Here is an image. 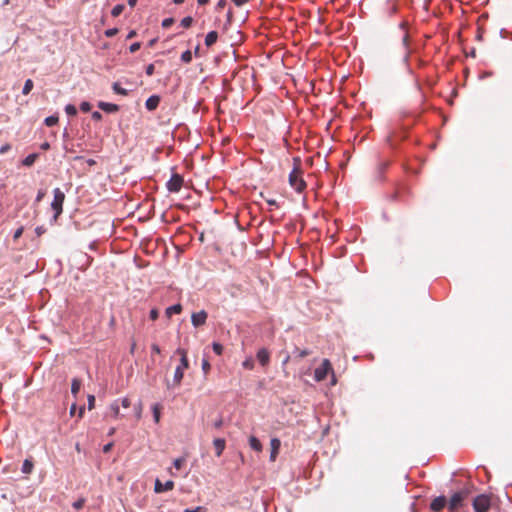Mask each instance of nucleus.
<instances>
[{"mask_svg":"<svg viewBox=\"0 0 512 512\" xmlns=\"http://www.w3.org/2000/svg\"><path fill=\"white\" fill-rule=\"evenodd\" d=\"M98 107L107 113H115L119 111V106L117 104L107 103L103 101L98 103Z\"/></svg>","mask_w":512,"mask_h":512,"instance_id":"obj_14","label":"nucleus"},{"mask_svg":"<svg viewBox=\"0 0 512 512\" xmlns=\"http://www.w3.org/2000/svg\"><path fill=\"white\" fill-rule=\"evenodd\" d=\"M309 354H310V352H309L308 350L304 349V350H300V351H299L298 356H299L300 358H304V357L308 356Z\"/></svg>","mask_w":512,"mask_h":512,"instance_id":"obj_52","label":"nucleus"},{"mask_svg":"<svg viewBox=\"0 0 512 512\" xmlns=\"http://www.w3.org/2000/svg\"><path fill=\"white\" fill-rule=\"evenodd\" d=\"M65 112L69 115V116H75L77 114V109L74 105L72 104H68L66 105L65 107Z\"/></svg>","mask_w":512,"mask_h":512,"instance_id":"obj_30","label":"nucleus"},{"mask_svg":"<svg viewBox=\"0 0 512 512\" xmlns=\"http://www.w3.org/2000/svg\"><path fill=\"white\" fill-rule=\"evenodd\" d=\"M76 412V404H72L70 407V415L73 416Z\"/></svg>","mask_w":512,"mask_h":512,"instance_id":"obj_59","label":"nucleus"},{"mask_svg":"<svg viewBox=\"0 0 512 512\" xmlns=\"http://www.w3.org/2000/svg\"><path fill=\"white\" fill-rule=\"evenodd\" d=\"M149 316H150V319H151V320L155 321V320L158 318V316H159V312H158V310H157V309H152V310L150 311Z\"/></svg>","mask_w":512,"mask_h":512,"instance_id":"obj_48","label":"nucleus"},{"mask_svg":"<svg viewBox=\"0 0 512 512\" xmlns=\"http://www.w3.org/2000/svg\"><path fill=\"white\" fill-rule=\"evenodd\" d=\"M142 409H143L142 402H138V403L134 406L135 416H136V419H137V420H139V419L141 418V415H142Z\"/></svg>","mask_w":512,"mask_h":512,"instance_id":"obj_31","label":"nucleus"},{"mask_svg":"<svg viewBox=\"0 0 512 512\" xmlns=\"http://www.w3.org/2000/svg\"><path fill=\"white\" fill-rule=\"evenodd\" d=\"M10 149V145L6 144L0 148V153L4 154Z\"/></svg>","mask_w":512,"mask_h":512,"instance_id":"obj_54","label":"nucleus"},{"mask_svg":"<svg viewBox=\"0 0 512 512\" xmlns=\"http://www.w3.org/2000/svg\"><path fill=\"white\" fill-rule=\"evenodd\" d=\"M249 445L250 447L257 451V452H261L262 451V444L261 442L259 441L258 438H256L255 436H250L249 437Z\"/></svg>","mask_w":512,"mask_h":512,"instance_id":"obj_17","label":"nucleus"},{"mask_svg":"<svg viewBox=\"0 0 512 512\" xmlns=\"http://www.w3.org/2000/svg\"><path fill=\"white\" fill-rule=\"evenodd\" d=\"M181 60L184 63H190L192 61V52L190 50H186L181 55Z\"/></svg>","mask_w":512,"mask_h":512,"instance_id":"obj_29","label":"nucleus"},{"mask_svg":"<svg viewBox=\"0 0 512 512\" xmlns=\"http://www.w3.org/2000/svg\"><path fill=\"white\" fill-rule=\"evenodd\" d=\"M185 462L184 458H177L174 460L173 465L177 470H180Z\"/></svg>","mask_w":512,"mask_h":512,"instance_id":"obj_38","label":"nucleus"},{"mask_svg":"<svg viewBox=\"0 0 512 512\" xmlns=\"http://www.w3.org/2000/svg\"><path fill=\"white\" fill-rule=\"evenodd\" d=\"M59 121V118L58 116L56 115H52V116H49L47 118H45V121L44 123L48 126V127H52L54 125H56Z\"/></svg>","mask_w":512,"mask_h":512,"instance_id":"obj_23","label":"nucleus"},{"mask_svg":"<svg viewBox=\"0 0 512 512\" xmlns=\"http://www.w3.org/2000/svg\"><path fill=\"white\" fill-rule=\"evenodd\" d=\"M45 195H46L45 190L40 189V190L38 191V193H37V196H36V202H37V203H38V202H40V201L45 197Z\"/></svg>","mask_w":512,"mask_h":512,"instance_id":"obj_46","label":"nucleus"},{"mask_svg":"<svg viewBox=\"0 0 512 512\" xmlns=\"http://www.w3.org/2000/svg\"><path fill=\"white\" fill-rule=\"evenodd\" d=\"M408 40H409V36L407 33L404 34L403 38H402V42H403V45L404 46H408Z\"/></svg>","mask_w":512,"mask_h":512,"instance_id":"obj_56","label":"nucleus"},{"mask_svg":"<svg viewBox=\"0 0 512 512\" xmlns=\"http://www.w3.org/2000/svg\"><path fill=\"white\" fill-rule=\"evenodd\" d=\"M260 195L268 203V205L273 206L275 208H279V204L274 198H267L264 196L263 193H261Z\"/></svg>","mask_w":512,"mask_h":512,"instance_id":"obj_33","label":"nucleus"},{"mask_svg":"<svg viewBox=\"0 0 512 512\" xmlns=\"http://www.w3.org/2000/svg\"><path fill=\"white\" fill-rule=\"evenodd\" d=\"M121 405L123 408H128L131 405V402L128 398H123L121 401Z\"/></svg>","mask_w":512,"mask_h":512,"instance_id":"obj_50","label":"nucleus"},{"mask_svg":"<svg viewBox=\"0 0 512 512\" xmlns=\"http://www.w3.org/2000/svg\"><path fill=\"white\" fill-rule=\"evenodd\" d=\"M183 185V178L179 174H173L167 183V188L170 192H178Z\"/></svg>","mask_w":512,"mask_h":512,"instance_id":"obj_5","label":"nucleus"},{"mask_svg":"<svg viewBox=\"0 0 512 512\" xmlns=\"http://www.w3.org/2000/svg\"><path fill=\"white\" fill-rule=\"evenodd\" d=\"M236 6H242L250 0H231Z\"/></svg>","mask_w":512,"mask_h":512,"instance_id":"obj_51","label":"nucleus"},{"mask_svg":"<svg viewBox=\"0 0 512 512\" xmlns=\"http://www.w3.org/2000/svg\"><path fill=\"white\" fill-rule=\"evenodd\" d=\"M33 469H34V464L32 462L31 459H25L24 462H23V465H22V472L24 474H31L33 472Z\"/></svg>","mask_w":512,"mask_h":512,"instance_id":"obj_18","label":"nucleus"},{"mask_svg":"<svg viewBox=\"0 0 512 512\" xmlns=\"http://www.w3.org/2000/svg\"><path fill=\"white\" fill-rule=\"evenodd\" d=\"M174 19L173 18H166L162 21V27L163 28H169L173 25Z\"/></svg>","mask_w":512,"mask_h":512,"instance_id":"obj_41","label":"nucleus"},{"mask_svg":"<svg viewBox=\"0 0 512 512\" xmlns=\"http://www.w3.org/2000/svg\"><path fill=\"white\" fill-rule=\"evenodd\" d=\"M182 311L181 304H175L170 307H168L165 311L167 317H171L173 314H180Z\"/></svg>","mask_w":512,"mask_h":512,"instance_id":"obj_19","label":"nucleus"},{"mask_svg":"<svg viewBox=\"0 0 512 512\" xmlns=\"http://www.w3.org/2000/svg\"><path fill=\"white\" fill-rule=\"evenodd\" d=\"M136 3H137V0H128V4L131 7H134L136 5Z\"/></svg>","mask_w":512,"mask_h":512,"instance_id":"obj_63","label":"nucleus"},{"mask_svg":"<svg viewBox=\"0 0 512 512\" xmlns=\"http://www.w3.org/2000/svg\"><path fill=\"white\" fill-rule=\"evenodd\" d=\"M254 360L252 357H248L246 358L243 363H242V366L247 369V370H252L254 369Z\"/></svg>","mask_w":512,"mask_h":512,"instance_id":"obj_26","label":"nucleus"},{"mask_svg":"<svg viewBox=\"0 0 512 512\" xmlns=\"http://www.w3.org/2000/svg\"><path fill=\"white\" fill-rule=\"evenodd\" d=\"M95 406V396L94 395H88V409L92 410Z\"/></svg>","mask_w":512,"mask_h":512,"instance_id":"obj_44","label":"nucleus"},{"mask_svg":"<svg viewBox=\"0 0 512 512\" xmlns=\"http://www.w3.org/2000/svg\"><path fill=\"white\" fill-rule=\"evenodd\" d=\"M117 33H118L117 28H111V29L106 30L104 34L106 37L111 38V37L115 36Z\"/></svg>","mask_w":512,"mask_h":512,"instance_id":"obj_43","label":"nucleus"},{"mask_svg":"<svg viewBox=\"0 0 512 512\" xmlns=\"http://www.w3.org/2000/svg\"><path fill=\"white\" fill-rule=\"evenodd\" d=\"M38 158V154L36 153H32V154H29L27 157H25V159L23 160V165L24 166H32L36 159Z\"/></svg>","mask_w":512,"mask_h":512,"instance_id":"obj_21","label":"nucleus"},{"mask_svg":"<svg viewBox=\"0 0 512 512\" xmlns=\"http://www.w3.org/2000/svg\"><path fill=\"white\" fill-rule=\"evenodd\" d=\"M213 446L215 448L216 456L220 457L225 449L226 442L222 438H216L213 440Z\"/></svg>","mask_w":512,"mask_h":512,"instance_id":"obj_15","label":"nucleus"},{"mask_svg":"<svg viewBox=\"0 0 512 512\" xmlns=\"http://www.w3.org/2000/svg\"><path fill=\"white\" fill-rule=\"evenodd\" d=\"M23 231H24V227L23 226H20L15 232H14V235H13V240L14 241H17L23 234Z\"/></svg>","mask_w":512,"mask_h":512,"instance_id":"obj_40","label":"nucleus"},{"mask_svg":"<svg viewBox=\"0 0 512 512\" xmlns=\"http://www.w3.org/2000/svg\"><path fill=\"white\" fill-rule=\"evenodd\" d=\"M211 369V365L207 359L202 360V370L204 374H208Z\"/></svg>","mask_w":512,"mask_h":512,"instance_id":"obj_37","label":"nucleus"},{"mask_svg":"<svg viewBox=\"0 0 512 512\" xmlns=\"http://www.w3.org/2000/svg\"><path fill=\"white\" fill-rule=\"evenodd\" d=\"M207 317V312L205 310H201L191 315V322L193 326L199 327L206 323Z\"/></svg>","mask_w":512,"mask_h":512,"instance_id":"obj_8","label":"nucleus"},{"mask_svg":"<svg viewBox=\"0 0 512 512\" xmlns=\"http://www.w3.org/2000/svg\"><path fill=\"white\" fill-rule=\"evenodd\" d=\"M447 504V499L445 496L436 497L430 504V509L433 512H440Z\"/></svg>","mask_w":512,"mask_h":512,"instance_id":"obj_10","label":"nucleus"},{"mask_svg":"<svg viewBox=\"0 0 512 512\" xmlns=\"http://www.w3.org/2000/svg\"><path fill=\"white\" fill-rule=\"evenodd\" d=\"M151 349L154 353H157V354H160L161 353V350H160V347L157 345V344H153L151 346Z\"/></svg>","mask_w":512,"mask_h":512,"instance_id":"obj_53","label":"nucleus"},{"mask_svg":"<svg viewBox=\"0 0 512 512\" xmlns=\"http://www.w3.org/2000/svg\"><path fill=\"white\" fill-rule=\"evenodd\" d=\"M85 505V499L84 498H79L77 501H75L73 503V507L76 509V510H80L84 507Z\"/></svg>","mask_w":512,"mask_h":512,"instance_id":"obj_36","label":"nucleus"},{"mask_svg":"<svg viewBox=\"0 0 512 512\" xmlns=\"http://www.w3.org/2000/svg\"><path fill=\"white\" fill-rule=\"evenodd\" d=\"M53 201L51 203V208L54 211V219L56 220L61 213L63 212V203L65 200V194L61 191L60 188H55L53 190Z\"/></svg>","mask_w":512,"mask_h":512,"instance_id":"obj_2","label":"nucleus"},{"mask_svg":"<svg viewBox=\"0 0 512 512\" xmlns=\"http://www.w3.org/2000/svg\"><path fill=\"white\" fill-rule=\"evenodd\" d=\"M110 410L112 412V415L114 418H118L119 417V406L117 404V402H114L110 405Z\"/></svg>","mask_w":512,"mask_h":512,"instance_id":"obj_32","label":"nucleus"},{"mask_svg":"<svg viewBox=\"0 0 512 512\" xmlns=\"http://www.w3.org/2000/svg\"><path fill=\"white\" fill-rule=\"evenodd\" d=\"M174 488V482L172 480H168L165 483H162L159 479H156L154 485L155 493H163L166 491H170Z\"/></svg>","mask_w":512,"mask_h":512,"instance_id":"obj_9","label":"nucleus"},{"mask_svg":"<svg viewBox=\"0 0 512 512\" xmlns=\"http://www.w3.org/2000/svg\"><path fill=\"white\" fill-rule=\"evenodd\" d=\"M112 446H113V444H112V443H108V444H106V445L104 446V448H103V452H104V453H108V452L111 450Z\"/></svg>","mask_w":512,"mask_h":512,"instance_id":"obj_55","label":"nucleus"},{"mask_svg":"<svg viewBox=\"0 0 512 512\" xmlns=\"http://www.w3.org/2000/svg\"><path fill=\"white\" fill-rule=\"evenodd\" d=\"M92 106L89 102L87 101H83L81 104H80V109L83 111V112H89L91 110Z\"/></svg>","mask_w":512,"mask_h":512,"instance_id":"obj_39","label":"nucleus"},{"mask_svg":"<svg viewBox=\"0 0 512 512\" xmlns=\"http://www.w3.org/2000/svg\"><path fill=\"white\" fill-rule=\"evenodd\" d=\"M33 85H34V84H33V81H32L31 79H27V80L25 81V84H24V87H23L22 93H23L24 95H28V94L31 92V90L33 89Z\"/></svg>","mask_w":512,"mask_h":512,"instance_id":"obj_24","label":"nucleus"},{"mask_svg":"<svg viewBox=\"0 0 512 512\" xmlns=\"http://www.w3.org/2000/svg\"><path fill=\"white\" fill-rule=\"evenodd\" d=\"M112 90L116 94H119V95H122V96H127L128 95V91L126 89L122 88L118 82L113 83Z\"/></svg>","mask_w":512,"mask_h":512,"instance_id":"obj_22","label":"nucleus"},{"mask_svg":"<svg viewBox=\"0 0 512 512\" xmlns=\"http://www.w3.org/2000/svg\"><path fill=\"white\" fill-rule=\"evenodd\" d=\"M183 512H206V508L198 506L196 508H186Z\"/></svg>","mask_w":512,"mask_h":512,"instance_id":"obj_42","label":"nucleus"},{"mask_svg":"<svg viewBox=\"0 0 512 512\" xmlns=\"http://www.w3.org/2000/svg\"><path fill=\"white\" fill-rule=\"evenodd\" d=\"M81 380L78 379V378H74L72 380V383H71V393L74 395V396H77V394L79 393L80 391V388H81Z\"/></svg>","mask_w":512,"mask_h":512,"instance_id":"obj_20","label":"nucleus"},{"mask_svg":"<svg viewBox=\"0 0 512 512\" xmlns=\"http://www.w3.org/2000/svg\"><path fill=\"white\" fill-rule=\"evenodd\" d=\"M218 39V33L216 31H210L205 37V45L211 47L216 43Z\"/></svg>","mask_w":512,"mask_h":512,"instance_id":"obj_16","label":"nucleus"},{"mask_svg":"<svg viewBox=\"0 0 512 512\" xmlns=\"http://www.w3.org/2000/svg\"><path fill=\"white\" fill-rule=\"evenodd\" d=\"M271 451H270V460L274 462L279 453L281 442L278 438H272L270 441Z\"/></svg>","mask_w":512,"mask_h":512,"instance_id":"obj_12","label":"nucleus"},{"mask_svg":"<svg viewBox=\"0 0 512 512\" xmlns=\"http://www.w3.org/2000/svg\"><path fill=\"white\" fill-rule=\"evenodd\" d=\"M92 119L95 121H100L102 119V114L98 111H94L92 113Z\"/></svg>","mask_w":512,"mask_h":512,"instance_id":"obj_49","label":"nucleus"},{"mask_svg":"<svg viewBox=\"0 0 512 512\" xmlns=\"http://www.w3.org/2000/svg\"><path fill=\"white\" fill-rule=\"evenodd\" d=\"M124 10V5L122 4H118L116 6L113 7L112 11H111V15L113 17H118L121 15V13L123 12Z\"/></svg>","mask_w":512,"mask_h":512,"instance_id":"obj_27","label":"nucleus"},{"mask_svg":"<svg viewBox=\"0 0 512 512\" xmlns=\"http://www.w3.org/2000/svg\"><path fill=\"white\" fill-rule=\"evenodd\" d=\"M289 184L298 193L306 189V182L303 179V171L299 157L293 158V169L289 174Z\"/></svg>","mask_w":512,"mask_h":512,"instance_id":"obj_1","label":"nucleus"},{"mask_svg":"<svg viewBox=\"0 0 512 512\" xmlns=\"http://www.w3.org/2000/svg\"><path fill=\"white\" fill-rule=\"evenodd\" d=\"M210 0H197L199 5H206L209 3Z\"/></svg>","mask_w":512,"mask_h":512,"instance_id":"obj_62","label":"nucleus"},{"mask_svg":"<svg viewBox=\"0 0 512 512\" xmlns=\"http://www.w3.org/2000/svg\"><path fill=\"white\" fill-rule=\"evenodd\" d=\"M160 408L161 406L159 404H154L152 407L153 418L156 423L160 421Z\"/></svg>","mask_w":512,"mask_h":512,"instance_id":"obj_25","label":"nucleus"},{"mask_svg":"<svg viewBox=\"0 0 512 512\" xmlns=\"http://www.w3.org/2000/svg\"><path fill=\"white\" fill-rule=\"evenodd\" d=\"M35 232L38 236H41L45 232V229L43 227H37Z\"/></svg>","mask_w":512,"mask_h":512,"instance_id":"obj_57","label":"nucleus"},{"mask_svg":"<svg viewBox=\"0 0 512 512\" xmlns=\"http://www.w3.org/2000/svg\"><path fill=\"white\" fill-rule=\"evenodd\" d=\"M188 367H189V361H186L185 364L180 361V364L176 367L175 373H174L173 382H174L175 386L180 385V383L183 379V376H184V371L186 369H188Z\"/></svg>","mask_w":512,"mask_h":512,"instance_id":"obj_6","label":"nucleus"},{"mask_svg":"<svg viewBox=\"0 0 512 512\" xmlns=\"http://www.w3.org/2000/svg\"><path fill=\"white\" fill-rule=\"evenodd\" d=\"M154 71H155V66L154 64H149L147 67H146V74L148 76H152L154 74Z\"/></svg>","mask_w":512,"mask_h":512,"instance_id":"obj_47","label":"nucleus"},{"mask_svg":"<svg viewBox=\"0 0 512 512\" xmlns=\"http://www.w3.org/2000/svg\"><path fill=\"white\" fill-rule=\"evenodd\" d=\"M225 5H226V0H220V1L218 2V7H219V8H223Z\"/></svg>","mask_w":512,"mask_h":512,"instance_id":"obj_61","label":"nucleus"},{"mask_svg":"<svg viewBox=\"0 0 512 512\" xmlns=\"http://www.w3.org/2000/svg\"><path fill=\"white\" fill-rule=\"evenodd\" d=\"M465 492H457L452 495L448 503V507L451 511L458 509L461 506L462 501L465 499Z\"/></svg>","mask_w":512,"mask_h":512,"instance_id":"obj_7","label":"nucleus"},{"mask_svg":"<svg viewBox=\"0 0 512 512\" xmlns=\"http://www.w3.org/2000/svg\"><path fill=\"white\" fill-rule=\"evenodd\" d=\"M41 148H42L43 150H47V149H49V148H50V144H49L48 142H44V143L41 145Z\"/></svg>","mask_w":512,"mask_h":512,"instance_id":"obj_60","label":"nucleus"},{"mask_svg":"<svg viewBox=\"0 0 512 512\" xmlns=\"http://www.w3.org/2000/svg\"><path fill=\"white\" fill-rule=\"evenodd\" d=\"M329 372H333L331 363L328 359H324L319 367L314 371V378L316 381H323Z\"/></svg>","mask_w":512,"mask_h":512,"instance_id":"obj_4","label":"nucleus"},{"mask_svg":"<svg viewBox=\"0 0 512 512\" xmlns=\"http://www.w3.org/2000/svg\"><path fill=\"white\" fill-rule=\"evenodd\" d=\"M141 47V43L140 42H135L133 44L130 45L129 47V50L131 53H135L136 51H138Z\"/></svg>","mask_w":512,"mask_h":512,"instance_id":"obj_45","label":"nucleus"},{"mask_svg":"<svg viewBox=\"0 0 512 512\" xmlns=\"http://www.w3.org/2000/svg\"><path fill=\"white\" fill-rule=\"evenodd\" d=\"M136 36V31L135 30H132L128 33L127 35V39H132Z\"/></svg>","mask_w":512,"mask_h":512,"instance_id":"obj_58","label":"nucleus"},{"mask_svg":"<svg viewBox=\"0 0 512 512\" xmlns=\"http://www.w3.org/2000/svg\"><path fill=\"white\" fill-rule=\"evenodd\" d=\"M472 505L476 512H487L491 506V499L488 495L481 494L474 498Z\"/></svg>","mask_w":512,"mask_h":512,"instance_id":"obj_3","label":"nucleus"},{"mask_svg":"<svg viewBox=\"0 0 512 512\" xmlns=\"http://www.w3.org/2000/svg\"><path fill=\"white\" fill-rule=\"evenodd\" d=\"M193 23V19L192 17L190 16H187V17H184L181 21V25L184 27V28H189Z\"/></svg>","mask_w":512,"mask_h":512,"instance_id":"obj_34","label":"nucleus"},{"mask_svg":"<svg viewBox=\"0 0 512 512\" xmlns=\"http://www.w3.org/2000/svg\"><path fill=\"white\" fill-rule=\"evenodd\" d=\"M212 348L217 355H221L223 353V346L218 342H214L212 344Z\"/></svg>","mask_w":512,"mask_h":512,"instance_id":"obj_35","label":"nucleus"},{"mask_svg":"<svg viewBox=\"0 0 512 512\" xmlns=\"http://www.w3.org/2000/svg\"><path fill=\"white\" fill-rule=\"evenodd\" d=\"M176 354H178L180 356V361L183 362L184 364L186 361H188L187 351L185 349L178 348L176 350Z\"/></svg>","mask_w":512,"mask_h":512,"instance_id":"obj_28","label":"nucleus"},{"mask_svg":"<svg viewBox=\"0 0 512 512\" xmlns=\"http://www.w3.org/2000/svg\"><path fill=\"white\" fill-rule=\"evenodd\" d=\"M84 409H85L84 406L80 407L79 414H78L79 418H82L83 413H84Z\"/></svg>","mask_w":512,"mask_h":512,"instance_id":"obj_64","label":"nucleus"},{"mask_svg":"<svg viewBox=\"0 0 512 512\" xmlns=\"http://www.w3.org/2000/svg\"><path fill=\"white\" fill-rule=\"evenodd\" d=\"M159 103L160 97L158 95H152L146 100L145 107L147 110L153 111L158 107Z\"/></svg>","mask_w":512,"mask_h":512,"instance_id":"obj_13","label":"nucleus"},{"mask_svg":"<svg viewBox=\"0 0 512 512\" xmlns=\"http://www.w3.org/2000/svg\"><path fill=\"white\" fill-rule=\"evenodd\" d=\"M256 357L261 366H263V367L268 366V364L270 362V353L266 348H261L257 352Z\"/></svg>","mask_w":512,"mask_h":512,"instance_id":"obj_11","label":"nucleus"}]
</instances>
